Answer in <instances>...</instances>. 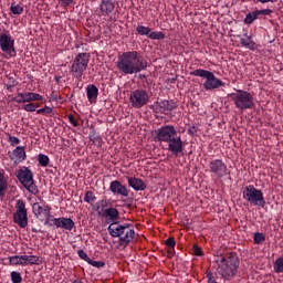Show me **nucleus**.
I'll use <instances>...</instances> for the list:
<instances>
[{
  "instance_id": "nucleus-1",
  "label": "nucleus",
  "mask_w": 283,
  "mask_h": 283,
  "mask_svg": "<svg viewBox=\"0 0 283 283\" xmlns=\"http://www.w3.org/2000/svg\"><path fill=\"white\" fill-rule=\"evenodd\" d=\"M148 63L138 51H127L117 57V70L120 74H140L147 70Z\"/></svg>"
},
{
  "instance_id": "nucleus-2",
  "label": "nucleus",
  "mask_w": 283,
  "mask_h": 283,
  "mask_svg": "<svg viewBox=\"0 0 283 283\" xmlns=\"http://www.w3.org/2000/svg\"><path fill=\"white\" fill-rule=\"evenodd\" d=\"M155 143H167L168 151L174 156H180L185 151V144L182 137L178 135V130L174 125H165L155 130Z\"/></svg>"
},
{
  "instance_id": "nucleus-3",
  "label": "nucleus",
  "mask_w": 283,
  "mask_h": 283,
  "mask_svg": "<svg viewBox=\"0 0 283 283\" xmlns=\"http://www.w3.org/2000/svg\"><path fill=\"white\" fill-rule=\"evenodd\" d=\"M217 273L222 280L235 277L240 266V258L235 252H230L219 260H216Z\"/></svg>"
},
{
  "instance_id": "nucleus-4",
  "label": "nucleus",
  "mask_w": 283,
  "mask_h": 283,
  "mask_svg": "<svg viewBox=\"0 0 283 283\" xmlns=\"http://www.w3.org/2000/svg\"><path fill=\"white\" fill-rule=\"evenodd\" d=\"M107 231L112 238L119 239V247H127L136 235L134 226L129 223L113 222L108 226Z\"/></svg>"
},
{
  "instance_id": "nucleus-5",
  "label": "nucleus",
  "mask_w": 283,
  "mask_h": 283,
  "mask_svg": "<svg viewBox=\"0 0 283 283\" xmlns=\"http://www.w3.org/2000/svg\"><path fill=\"white\" fill-rule=\"evenodd\" d=\"M190 76H200L201 78H206L203 82V88L207 91L218 90V87H224V82L222 80L216 77V74L211 71H207L205 69H197L190 72Z\"/></svg>"
},
{
  "instance_id": "nucleus-6",
  "label": "nucleus",
  "mask_w": 283,
  "mask_h": 283,
  "mask_svg": "<svg viewBox=\"0 0 283 283\" xmlns=\"http://www.w3.org/2000/svg\"><path fill=\"white\" fill-rule=\"evenodd\" d=\"M230 96L234 103V107H237V109H241L242 112H244V109H253V106L255 105L253 95L247 91L239 90L237 93H232Z\"/></svg>"
},
{
  "instance_id": "nucleus-7",
  "label": "nucleus",
  "mask_w": 283,
  "mask_h": 283,
  "mask_svg": "<svg viewBox=\"0 0 283 283\" xmlns=\"http://www.w3.org/2000/svg\"><path fill=\"white\" fill-rule=\"evenodd\" d=\"M87 65H90V53H78L71 66L72 76L77 78V81H81L83 74L87 71Z\"/></svg>"
},
{
  "instance_id": "nucleus-8",
  "label": "nucleus",
  "mask_w": 283,
  "mask_h": 283,
  "mask_svg": "<svg viewBox=\"0 0 283 283\" xmlns=\"http://www.w3.org/2000/svg\"><path fill=\"white\" fill-rule=\"evenodd\" d=\"M243 200L250 202L254 207H264L266 201H264V193L262 190L255 188L253 185H249L243 189Z\"/></svg>"
},
{
  "instance_id": "nucleus-9",
  "label": "nucleus",
  "mask_w": 283,
  "mask_h": 283,
  "mask_svg": "<svg viewBox=\"0 0 283 283\" xmlns=\"http://www.w3.org/2000/svg\"><path fill=\"white\" fill-rule=\"evenodd\" d=\"M17 178L30 193H33V196L39 193V187H36V184L34 182V175L32 174V170L29 168L20 169L17 172Z\"/></svg>"
},
{
  "instance_id": "nucleus-10",
  "label": "nucleus",
  "mask_w": 283,
  "mask_h": 283,
  "mask_svg": "<svg viewBox=\"0 0 283 283\" xmlns=\"http://www.w3.org/2000/svg\"><path fill=\"white\" fill-rule=\"evenodd\" d=\"M149 98H151V96L149 95V92H147V90L136 88L130 92L128 101L132 107H134L135 109H140L149 103Z\"/></svg>"
},
{
  "instance_id": "nucleus-11",
  "label": "nucleus",
  "mask_w": 283,
  "mask_h": 283,
  "mask_svg": "<svg viewBox=\"0 0 283 283\" xmlns=\"http://www.w3.org/2000/svg\"><path fill=\"white\" fill-rule=\"evenodd\" d=\"M13 222L19 224L21 229L28 227V209H25V201L23 199L17 201Z\"/></svg>"
},
{
  "instance_id": "nucleus-12",
  "label": "nucleus",
  "mask_w": 283,
  "mask_h": 283,
  "mask_svg": "<svg viewBox=\"0 0 283 283\" xmlns=\"http://www.w3.org/2000/svg\"><path fill=\"white\" fill-rule=\"evenodd\" d=\"M10 266H28L30 265H39L41 264V258L36 255H13L9 256Z\"/></svg>"
},
{
  "instance_id": "nucleus-13",
  "label": "nucleus",
  "mask_w": 283,
  "mask_h": 283,
  "mask_svg": "<svg viewBox=\"0 0 283 283\" xmlns=\"http://www.w3.org/2000/svg\"><path fill=\"white\" fill-rule=\"evenodd\" d=\"M52 208H50V206H45V205H42L39 203V202H35L33 203V213L34 216L39 219V220H45V223L44 224H50L53 216L52 213L50 212Z\"/></svg>"
},
{
  "instance_id": "nucleus-14",
  "label": "nucleus",
  "mask_w": 283,
  "mask_h": 283,
  "mask_svg": "<svg viewBox=\"0 0 283 283\" xmlns=\"http://www.w3.org/2000/svg\"><path fill=\"white\" fill-rule=\"evenodd\" d=\"M210 174H213L217 178H224L229 172L227 164L222 159H214L209 163Z\"/></svg>"
},
{
  "instance_id": "nucleus-15",
  "label": "nucleus",
  "mask_w": 283,
  "mask_h": 283,
  "mask_svg": "<svg viewBox=\"0 0 283 283\" xmlns=\"http://www.w3.org/2000/svg\"><path fill=\"white\" fill-rule=\"evenodd\" d=\"M49 227H56V229H64L65 231H72V229L76 227V223L74 222V220H72V218L52 217L49 223Z\"/></svg>"
},
{
  "instance_id": "nucleus-16",
  "label": "nucleus",
  "mask_w": 283,
  "mask_h": 283,
  "mask_svg": "<svg viewBox=\"0 0 283 283\" xmlns=\"http://www.w3.org/2000/svg\"><path fill=\"white\" fill-rule=\"evenodd\" d=\"M0 50L4 54H12L14 52V39L8 33L0 34Z\"/></svg>"
},
{
  "instance_id": "nucleus-17",
  "label": "nucleus",
  "mask_w": 283,
  "mask_h": 283,
  "mask_svg": "<svg viewBox=\"0 0 283 283\" xmlns=\"http://www.w3.org/2000/svg\"><path fill=\"white\" fill-rule=\"evenodd\" d=\"M14 103H32V101H43V95L38 93H18L12 97Z\"/></svg>"
},
{
  "instance_id": "nucleus-18",
  "label": "nucleus",
  "mask_w": 283,
  "mask_h": 283,
  "mask_svg": "<svg viewBox=\"0 0 283 283\" xmlns=\"http://www.w3.org/2000/svg\"><path fill=\"white\" fill-rule=\"evenodd\" d=\"M156 107L160 112V114H169V112H174L178 107V103L174 99H164L155 103Z\"/></svg>"
},
{
  "instance_id": "nucleus-19",
  "label": "nucleus",
  "mask_w": 283,
  "mask_h": 283,
  "mask_svg": "<svg viewBox=\"0 0 283 283\" xmlns=\"http://www.w3.org/2000/svg\"><path fill=\"white\" fill-rule=\"evenodd\" d=\"M9 158L15 165L23 163V160L28 158V156L25 155V147L23 146L15 147V149H13L12 153L9 155Z\"/></svg>"
},
{
  "instance_id": "nucleus-20",
  "label": "nucleus",
  "mask_w": 283,
  "mask_h": 283,
  "mask_svg": "<svg viewBox=\"0 0 283 283\" xmlns=\"http://www.w3.org/2000/svg\"><path fill=\"white\" fill-rule=\"evenodd\" d=\"M109 189L112 193H115L117 196H123L124 198H127L129 196V190H127V186L123 185L118 180H114L109 185Z\"/></svg>"
},
{
  "instance_id": "nucleus-21",
  "label": "nucleus",
  "mask_w": 283,
  "mask_h": 283,
  "mask_svg": "<svg viewBox=\"0 0 283 283\" xmlns=\"http://www.w3.org/2000/svg\"><path fill=\"white\" fill-rule=\"evenodd\" d=\"M101 218H105L106 220H109V222H118V218H120L118 209L116 208H106L104 212H101Z\"/></svg>"
},
{
  "instance_id": "nucleus-22",
  "label": "nucleus",
  "mask_w": 283,
  "mask_h": 283,
  "mask_svg": "<svg viewBox=\"0 0 283 283\" xmlns=\"http://www.w3.org/2000/svg\"><path fill=\"white\" fill-rule=\"evenodd\" d=\"M128 187H132L135 191H145L147 189V184L140 178L128 177Z\"/></svg>"
},
{
  "instance_id": "nucleus-23",
  "label": "nucleus",
  "mask_w": 283,
  "mask_h": 283,
  "mask_svg": "<svg viewBox=\"0 0 283 283\" xmlns=\"http://www.w3.org/2000/svg\"><path fill=\"white\" fill-rule=\"evenodd\" d=\"M240 43L242 48H247V50H251L252 52H255V50H258V44L249 34H243V36L240 38Z\"/></svg>"
},
{
  "instance_id": "nucleus-24",
  "label": "nucleus",
  "mask_w": 283,
  "mask_h": 283,
  "mask_svg": "<svg viewBox=\"0 0 283 283\" xmlns=\"http://www.w3.org/2000/svg\"><path fill=\"white\" fill-rule=\"evenodd\" d=\"M99 8L102 13L107 15L114 11V8H116V0H102Z\"/></svg>"
},
{
  "instance_id": "nucleus-25",
  "label": "nucleus",
  "mask_w": 283,
  "mask_h": 283,
  "mask_svg": "<svg viewBox=\"0 0 283 283\" xmlns=\"http://www.w3.org/2000/svg\"><path fill=\"white\" fill-rule=\"evenodd\" d=\"M86 96L91 103H96V98H98V87H96L94 84L87 85Z\"/></svg>"
},
{
  "instance_id": "nucleus-26",
  "label": "nucleus",
  "mask_w": 283,
  "mask_h": 283,
  "mask_svg": "<svg viewBox=\"0 0 283 283\" xmlns=\"http://www.w3.org/2000/svg\"><path fill=\"white\" fill-rule=\"evenodd\" d=\"M107 207H109V202H107V200H105V199L96 202L95 209H96L97 216H99V218H101V213L105 212V209H107Z\"/></svg>"
},
{
  "instance_id": "nucleus-27",
  "label": "nucleus",
  "mask_w": 283,
  "mask_h": 283,
  "mask_svg": "<svg viewBox=\"0 0 283 283\" xmlns=\"http://www.w3.org/2000/svg\"><path fill=\"white\" fill-rule=\"evenodd\" d=\"M259 15L256 10L253 12H249L244 18L243 23H245V25H251L253 21H256Z\"/></svg>"
},
{
  "instance_id": "nucleus-28",
  "label": "nucleus",
  "mask_w": 283,
  "mask_h": 283,
  "mask_svg": "<svg viewBox=\"0 0 283 283\" xmlns=\"http://www.w3.org/2000/svg\"><path fill=\"white\" fill-rule=\"evenodd\" d=\"M148 39H151V41H163L165 39V33L163 31H150Z\"/></svg>"
},
{
  "instance_id": "nucleus-29",
  "label": "nucleus",
  "mask_w": 283,
  "mask_h": 283,
  "mask_svg": "<svg viewBox=\"0 0 283 283\" xmlns=\"http://www.w3.org/2000/svg\"><path fill=\"white\" fill-rule=\"evenodd\" d=\"M137 30V34H139L140 36H149L151 29L149 27H145V25H137L136 28Z\"/></svg>"
},
{
  "instance_id": "nucleus-30",
  "label": "nucleus",
  "mask_w": 283,
  "mask_h": 283,
  "mask_svg": "<svg viewBox=\"0 0 283 283\" xmlns=\"http://www.w3.org/2000/svg\"><path fill=\"white\" fill-rule=\"evenodd\" d=\"M6 189H8V182L6 181V177L0 171V197L6 196Z\"/></svg>"
},
{
  "instance_id": "nucleus-31",
  "label": "nucleus",
  "mask_w": 283,
  "mask_h": 283,
  "mask_svg": "<svg viewBox=\"0 0 283 283\" xmlns=\"http://www.w3.org/2000/svg\"><path fill=\"white\" fill-rule=\"evenodd\" d=\"M38 163L40 167H48V165H50V157H48L46 155L40 154L38 156Z\"/></svg>"
},
{
  "instance_id": "nucleus-32",
  "label": "nucleus",
  "mask_w": 283,
  "mask_h": 283,
  "mask_svg": "<svg viewBox=\"0 0 283 283\" xmlns=\"http://www.w3.org/2000/svg\"><path fill=\"white\" fill-rule=\"evenodd\" d=\"M84 202H87L88 205H94L96 202V196H94V192L86 191L84 196Z\"/></svg>"
},
{
  "instance_id": "nucleus-33",
  "label": "nucleus",
  "mask_w": 283,
  "mask_h": 283,
  "mask_svg": "<svg viewBox=\"0 0 283 283\" xmlns=\"http://www.w3.org/2000/svg\"><path fill=\"white\" fill-rule=\"evenodd\" d=\"M275 273H283V256H280L274 262Z\"/></svg>"
},
{
  "instance_id": "nucleus-34",
  "label": "nucleus",
  "mask_w": 283,
  "mask_h": 283,
  "mask_svg": "<svg viewBox=\"0 0 283 283\" xmlns=\"http://www.w3.org/2000/svg\"><path fill=\"white\" fill-rule=\"evenodd\" d=\"M253 240H254V244H262L263 242H265L266 237H264L262 232H255Z\"/></svg>"
},
{
  "instance_id": "nucleus-35",
  "label": "nucleus",
  "mask_w": 283,
  "mask_h": 283,
  "mask_svg": "<svg viewBox=\"0 0 283 283\" xmlns=\"http://www.w3.org/2000/svg\"><path fill=\"white\" fill-rule=\"evenodd\" d=\"M11 282L12 283H21L23 282V277L21 276V273L17 271L11 272Z\"/></svg>"
},
{
  "instance_id": "nucleus-36",
  "label": "nucleus",
  "mask_w": 283,
  "mask_h": 283,
  "mask_svg": "<svg viewBox=\"0 0 283 283\" xmlns=\"http://www.w3.org/2000/svg\"><path fill=\"white\" fill-rule=\"evenodd\" d=\"M10 10L12 14H23V7L21 4L12 3Z\"/></svg>"
},
{
  "instance_id": "nucleus-37",
  "label": "nucleus",
  "mask_w": 283,
  "mask_h": 283,
  "mask_svg": "<svg viewBox=\"0 0 283 283\" xmlns=\"http://www.w3.org/2000/svg\"><path fill=\"white\" fill-rule=\"evenodd\" d=\"M88 264L91 266H94L95 269H103V266H105V262H103V261H94L92 259L88 261Z\"/></svg>"
},
{
  "instance_id": "nucleus-38",
  "label": "nucleus",
  "mask_w": 283,
  "mask_h": 283,
  "mask_svg": "<svg viewBox=\"0 0 283 283\" xmlns=\"http://www.w3.org/2000/svg\"><path fill=\"white\" fill-rule=\"evenodd\" d=\"M8 136H9L8 143H10V145L12 147H14V146H17V145H19L21 143V139H19V137H14V136H12L10 134Z\"/></svg>"
},
{
  "instance_id": "nucleus-39",
  "label": "nucleus",
  "mask_w": 283,
  "mask_h": 283,
  "mask_svg": "<svg viewBox=\"0 0 283 283\" xmlns=\"http://www.w3.org/2000/svg\"><path fill=\"white\" fill-rule=\"evenodd\" d=\"M206 277L208 280V283H218V281H216V276H213V272H211L210 269L206 271Z\"/></svg>"
},
{
  "instance_id": "nucleus-40",
  "label": "nucleus",
  "mask_w": 283,
  "mask_h": 283,
  "mask_svg": "<svg viewBox=\"0 0 283 283\" xmlns=\"http://www.w3.org/2000/svg\"><path fill=\"white\" fill-rule=\"evenodd\" d=\"M256 14L259 17H260V14H263V17H269V15L273 14V10H271V9L256 10Z\"/></svg>"
},
{
  "instance_id": "nucleus-41",
  "label": "nucleus",
  "mask_w": 283,
  "mask_h": 283,
  "mask_svg": "<svg viewBox=\"0 0 283 283\" xmlns=\"http://www.w3.org/2000/svg\"><path fill=\"white\" fill-rule=\"evenodd\" d=\"M165 244H166V247H168V249H175L176 239H174V237H170L166 240Z\"/></svg>"
},
{
  "instance_id": "nucleus-42",
  "label": "nucleus",
  "mask_w": 283,
  "mask_h": 283,
  "mask_svg": "<svg viewBox=\"0 0 283 283\" xmlns=\"http://www.w3.org/2000/svg\"><path fill=\"white\" fill-rule=\"evenodd\" d=\"M77 255L81 260H84V262H87V264L90 263L91 259L83 250H78Z\"/></svg>"
},
{
  "instance_id": "nucleus-43",
  "label": "nucleus",
  "mask_w": 283,
  "mask_h": 283,
  "mask_svg": "<svg viewBox=\"0 0 283 283\" xmlns=\"http://www.w3.org/2000/svg\"><path fill=\"white\" fill-rule=\"evenodd\" d=\"M25 112H36V105L29 103L23 106Z\"/></svg>"
},
{
  "instance_id": "nucleus-44",
  "label": "nucleus",
  "mask_w": 283,
  "mask_h": 283,
  "mask_svg": "<svg viewBox=\"0 0 283 283\" xmlns=\"http://www.w3.org/2000/svg\"><path fill=\"white\" fill-rule=\"evenodd\" d=\"M36 114H52V107L45 106L36 111Z\"/></svg>"
},
{
  "instance_id": "nucleus-45",
  "label": "nucleus",
  "mask_w": 283,
  "mask_h": 283,
  "mask_svg": "<svg viewBox=\"0 0 283 283\" xmlns=\"http://www.w3.org/2000/svg\"><path fill=\"white\" fill-rule=\"evenodd\" d=\"M76 0H57V2L62 6V8H67V6H72Z\"/></svg>"
},
{
  "instance_id": "nucleus-46",
  "label": "nucleus",
  "mask_w": 283,
  "mask_h": 283,
  "mask_svg": "<svg viewBox=\"0 0 283 283\" xmlns=\"http://www.w3.org/2000/svg\"><path fill=\"white\" fill-rule=\"evenodd\" d=\"M192 253H193V255H202V249L200 247H198L197 244H195L192 247Z\"/></svg>"
},
{
  "instance_id": "nucleus-47",
  "label": "nucleus",
  "mask_w": 283,
  "mask_h": 283,
  "mask_svg": "<svg viewBox=\"0 0 283 283\" xmlns=\"http://www.w3.org/2000/svg\"><path fill=\"white\" fill-rule=\"evenodd\" d=\"M49 101H50L51 103H54V102L59 101V94H56V92L53 91V92L50 94V96H49Z\"/></svg>"
},
{
  "instance_id": "nucleus-48",
  "label": "nucleus",
  "mask_w": 283,
  "mask_h": 283,
  "mask_svg": "<svg viewBox=\"0 0 283 283\" xmlns=\"http://www.w3.org/2000/svg\"><path fill=\"white\" fill-rule=\"evenodd\" d=\"M69 122L71 123V125H73V127H78V122H76V118H74V115L72 114L69 115Z\"/></svg>"
},
{
  "instance_id": "nucleus-49",
  "label": "nucleus",
  "mask_w": 283,
  "mask_h": 283,
  "mask_svg": "<svg viewBox=\"0 0 283 283\" xmlns=\"http://www.w3.org/2000/svg\"><path fill=\"white\" fill-rule=\"evenodd\" d=\"M196 132H198V129H196V126H191V127L188 129L189 136H193V135L196 134Z\"/></svg>"
},
{
  "instance_id": "nucleus-50",
  "label": "nucleus",
  "mask_w": 283,
  "mask_h": 283,
  "mask_svg": "<svg viewBox=\"0 0 283 283\" xmlns=\"http://www.w3.org/2000/svg\"><path fill=\"white\" fill-rule=\"evenodd\" d=\"M258 3H277V0H256Z\"/></svg>"
},
{
  "instance_id": "nucleus-51",
  "label": "nucleus",
  "mask_w": 283,
  "mask_h": 283,
  "mask_svg": "<svg viewBox=\"0 0 283 283\" xmlns=\"http://www.w3.org/2000/svg\"><path fill=\"white\" fill-rule=\"evenodd\" d=\"M11 85L8 86V90H10V87H14V85H19V82L14 81V80H11Z\"/></svg>"
},
{
  "instance_id": "nucleus-52",
  "label": "nucleus",
  "mask_w": 283,
  "mask_h": 283,
  "mask_svg": "<svg viewBox=\"0 0 283 283\" xmlns=\"http://www.w3.org/2000/svg\"><path fill=\"white\" fill-rule=\"evenodd\" d=\"M54 81H55V83H61V76H55Z\"/></svg>"
},
{
  "instance_id": "nucleus-53",
  "label": "nucleus",
  "mask_w": 283,
  "mask_h": 283,
  "mask_svg": "<svg viewBox=\"0 0 283 283\" xmlns=\"http://www.w3.org/2000/svg\"><path fill=\"white\" fill-rule=\"evenodd\" d=\"M169 258H174V251H169Z\"/></svg>"
},
{
  "instance_id": "nucleus-54",
  "label": "nucleus",
  "mask_w": 283,
  "mask_h": 283,
  "mask_svg": "<svg viewBox=\"0 0 283 283\" xmlns=\"http://www.w3.org/2000/svg\"><path fill=\"white\" fill-rule=\"evenodd\" d=\"M32 233H39V230H36L35 228L32 229Z\"/></svg>"
},
{
  "instance_id": "nucleus-55",
  "label": "nucleus",
  "mask_w": 283,
  "mask_h": 283,
  "mask_svg": "<svg viewBox=\"0 0 283 283\" xmlns=\"http://www.w3.org/2000/svg\"><path fill=\"white\" fill-rule=\"evenodd\" d=\"M72 283H83V281H81V280H75V281H73Z\"/></svg>"
},
{
  "instance_id": "nucleus-56",
  "label": "nucleus",
  "mask_w": 283,
  "mask_h": 283,
  "mask_svg": "<svg viewBox=\"0 0 283 283\" xmlns=\"http://www.w3.org/2000/svg\"><path fill=\"white\" fill-rule=\"evenodd\" d=\"M147 76L145 74H140L139 78H146Z\"/></svg>"
}]
</instances>
